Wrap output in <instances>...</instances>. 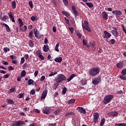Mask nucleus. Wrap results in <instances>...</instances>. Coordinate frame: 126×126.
Segmentation results:
<instances>
[{"instance_id":"nucleus-1","label":"nucleus","mask_w":126,"mask_h":126,"mask_svg":"<svg viewBox=\"0 0 126 126\" xmlns=\"http://www.w3.org/2000/svg\"><path fill=\"white\" fill-rule=\"evenodd\" d=\"M55 80L57 83H62L63 81H65L66 80V76L63 74H59L57 75Z\"/></svg>"},{"instance_id":"nucleus-2","label":"nucleus","mask_w":126,"mask_h":126,"mask_svg":"<svg viewBox=\"0 0 126 126\" xmlns=\"http://www.w3.org/2000/svg\"><path fill=\"white\" fill-rule=\"evenodd\" d=\"M100 72L99 67H93L89 71V73L91 76H96Z\"/></svg>"},{"instance_id":"nucleus-3","label":"nucleus","mask_w":126,"mask_h":126,"mask_svg":"<svg viewBox=\"0 0 126 126\" xmlns=\"http://www.w3.org/2000/svg\"><path fill=\"white\" fill-rule=\"evenodd\" d=\"M113 98H114V95L112 94L105 96L103 99V103L105 104H109L112 101Z\"/></svg>"},{"instance_id":"nucleus-4","label":"nucleus","mask_w":126,"mask_h":126,"mask_svg":"<svg viewBox=\"0 0 126 126\" xmlns=\"http://www.w3.org/2000/svg\"><path fill=\"white\" fill-rule=\"evenodd\" d=\"M23 125H25L24 121H14L12 124V126H22Z\"/></svg>"},{"instance_id":"nucleus-5","label":"nucleus","mask_w":126,"mask_h":126,"mask_svg":"<svg viewBox=\"0 0 126 126\" xmlns=\"http://www.w3.org/2000/svg\"><path fill=\"white\" fill-rule=\"evenodd\" d=\"M100 81H101V78L100 77H95L93 80L92 83L94 85H97V84L100 83Z\"/></svg>"},{"instance_id":"nucleus-6","label":"nucleus","mask_w":126,"mask_h":126,"mask_svg":"<svg viewBox=\"0 0 126 126\" xmlns=\"http://www.w3.org/2000/svg\"><path fill=\"white\" fill-rule=\"evenodd\" d=\"M103 33V38L104 39H109V38H111L112 36V34H111V33H110V32H108L107 31H104Z\"/></svg>"},{"instance_id":"nucleus-7","label":"nucleus","mask_w":126,"mask_h":126,"mask_svg":"<svg viewBox=\"0 0 126 126\" xmlns=\"http://www.w3.org/2000/svg\"><path fill=\"white\" fill-rule=\"evenodd\" d=\"M112 28L113 29H114V30L111 31V33L112 35H113L114 37H119V32H117L118 30L117 29V28L114 27H113Z\"/></svg>"},{"instance_id":"nucleus-8","label":"nucleus","mask_w":126,"mask_h":126,"mask_svg":"<svg viewBox=\"0 0 126 126\" xmlns=\"http://www.w3.org/2000/svg\"><path fill=\"white\" fill-rule=\"evenodd\" d=\"M119 115V112L117 111H111L109 112L107 114V116H109V117H117Z\"/></svg>"},{"instance_id":"nucleus-9","label":"nucleus","mask_w":126,"mask_h":126,"mask_svg":"<svg viewBox=\"0 0 126 126\" xmlns=\"http://www.w3.org/2000/svg\"><path fill=\"white\" fill-rule=\"evenodd\" d=\"M94 124L98 123V120H99V113H94Z\"/></svg>"},{"instance_id":"nucleus-10","label":"nucleus","mask_w":126,"mask_h":126,"mask_svg":"<svg viewBox=\"0 0 126 126\" xmlns=\"http://www.w3.org/2000/svg\"><path fill=\"white\" fill-rule=\"evenodd\" d=\"M77 110L81 114H84V115H85V114H86V110H85L84 108H83L82 107H78L77 108Z\"/></svg>"},{"instance_id":"nucleus-11","label":"nucleus","mask_w":126,"mask_h":126,"mask_svg":"<svg viewBox=\"0 0 126 126\" xmlns=\"http://www.w3.org/2000/svg\"><path fill=\"white\" fill-rule=\"evenodd\" d=\"M47 94H48V90L45 89L42 93V94L41 97V99L44 100V99H45L46 97H47Z\"/></svg>"},{"instance_id":"nucleus-12","label":"nucleus","mask_w":126,"mask_h":126,"mask_svg":"<svg viewBox=\"0 0 126 126\" xmlns=\"http://www.w3.org/2000/svg\"><path fill=\"white\" fill-rule=\"evenodd\" d=\"M124 62H120L117 64L116 66L118 68H123L124 66Z\"/></svg>"},{"instance_id":"nucleus-13","label":"nucleus","mask_w":126,"mask_h":126,"mask_svg":"<svg viewBox=\"0 0 126 126\" xmlns=\"http://www.w3.org/2000/svg\"><path fill=\"white\" fill-rule=\"evenodd\" d=\"M112 13L115 15H122V11L119 10H114Z\"/></svg>"},{"instance_id":"nucleus-14","label":"nucleus","mask_w":126,"mask_h":126,"mask_svg":"<svg viewBox=\"0 0 126 126\" xmlns=\"http://www.w3.org/2000/svg\"><path fill=\"white\" fill-rule=\"evenodd\" d=\"M43 49L44 52H45V53H48L49 50V47L48 45H44L43 47Z\"/></svg>"},{"instance_id":"nucleus-15","label":"nucleus","mask_w":126,"mask_h":126,"mask_svg":"<svg viewBox=\"0 0 126 126\" xmlns=\"http://www.w3.org/2000/svg\"><path fill=\"white\" fill-rule=\"evenodd\" d=\"M82 27L83 29H85V30H87L88 32H91V29L88 26L87 27L84 25V24H82Z\"/></svg>"},{"instance_id":"nucleus-16","label":"nucleus","mask_w":126,"mask_h":126,"mask_svg":"<svg viewBox=\"0 0 126 126\" xmlns=\"http://www.w3.org/2000/svg\"><path fill=\"white\" fill-rule=\"evenodd\" d=\"M72 10L73 13H74V14H75V15H78V14H79V13H78V12H77V11H76V8H75V6H72Z\"/></svg>"},{"instance_id":"nucleus-17","label":"nucleus","mask_w":126,"mask_h":126,"mask_svg":"<svg viewBox=\"0 0 126 126\" xmlns=\"http://www.w3.org/2000/svg\"><path fill=\"white\" fill-rule=\"evenodd\" d=\"M55 62H56V63H62V62H63V58L59 57L58 58H56L55 60H54Z\"/></svg>"},{"instance_id":"nucleus-18","label":"nucleus","mask_w":126,"mask_h":126,"mask_svg":"<svg viewBox=\"0 0 126 126\" xmlns=\"http://www.w3.org/2000/svg\"><path fill=\"white\" fill-rule=\"evenodd\" d=\"M42 113H43V114H45L46 115H49V114H51V111L47 109H44L42 110Z\"/></svg>"},{"instance_id":"nucleus-19","label":"nucleus","mask_w":126,"mask_h":126,"mask_svg":"<svg viewBox=\"0 0 126 126\" xmlns=\"http://www.w3.org/2000/svg\"><path fill=\"white\" fill-rule=\"evenodd\" d=\"M75 76H76L75 75V74H72V75L70 76V77L67 78V80L68 82H69V81H70V80H72V79H73L74 77H75Z\"/></svg>"},{"instance_id":"nucleus-20","label":"nucleus","mask_w":126,"mask_h":126,"mask_svg":"<svg viewBox=\"0 0 126 126\" xmlns=\"http://www.w3.org/2000/svg\"><path fill=\"white\" fill-rule=\"evenodd\" d=\"M87 83V80H86L85 79H82L81 80V84L82 85H85Z\"/></svg>"},{"instance_id":"nucleus-21","label":"nucleus","mask_w":126,"mask_h":126,"mask_svg":"<svg viewBox=\"0 0 126 126\" xmlns=\"http://www.w3.org/2000/svg\"><path fill=\"white\" fill-rule=\"evenodd\" d=\"M20 30L22 32H25L27 30V26H24V27L20 28Z\"/></svg>"},{"instance_id":"nucleus-22","label":"nucleus","mask_w":126,"mask_h":126,"mask_svg":"<svg viewBox=\"0 0 126 126\" xmlns=\"http://www.w3.org/2000/svg\"><path fill=\"white\" fill-rule=\"evenodd\" d=\"M3 25L6 27V30L7 32H10V28H9V26H8V25H7L6 24H3Z\"/></svg>"},{"instance_id":"nucleus-23","label":"nucleus","mask_w":126,"mask_h":126,"mask_svg":"<svg viewBox=\"0 0 126 126\" xmlns=\"http://www.w3.org/2000/svg\"><path fill=\"white\" fill-rule=\"evenodd\" d=\"M75 102V99H71L67 101L68 105L70 104H73Z\"/></svg>"},{"instance_id":"nucleus-24","label":"nucleus","mask_w":126,"mask_h":126,"mask_svg":"<svg viewBox=\"0 0 126 126\" xmlns=\"http://www.w3.org/2000/svg\"><path fill=\"white\" fill-rule=\"evenodd\" d=\"M12 8H13V9L16 8V2L15 1L12 2Z\"/></svg>"},{"instance_id":"nucleus-25","label":"nucleus","mask_w":126,"mask_h":126,"mask_svg":"<svg viewBox=\"0 0 126 126\" xmlns=\"http://www.w3.org/2000/svg\"><path fill=\"white\" fill-rule=\"evenodd\" d=\"M18 21H19L20 27H22V26H23L24 25L23 22H22V20L20 18H19Z\"/></svg>"},{"instance_id":"nucleus-26","label":"nucleus","mask_w":126,"mask_h":126,"mask_svg":"<svg viewBox=\"0 0 126 126\" xmlns=\"http://www.w3.org/2000/svg\"><path fill=\"white\" fill-rule=\"evenodd\" d=\"M8 104H10V105H12V104H14V101L12 99H7Z\"/></svg>"},{"instance_id":"nucleus-27","label":"nucleus","mask_w":126,"mask_h":126,"mask_svg":"<svg viewBox=\"0 0 126 126\" xmlns=\"http://www.w3.org/2000/svg\"><path fill=\"white\" fill-rule=\"evenodd\" d=\"M56 74H58V72L57 71L51 72L50 74L49 75V77H51L52 76H54V75H56Z\"/></svg>"},{"instance_id":"nucleus-28","label":"nucleus","mask_w":126,"mask_h":126,"mask_svg":"<svg viewBox=\"0 0 126 126\" xmlns=\"http://www.w3.org/2000/svg\"><path fill=\"white\" fill-rule=\"evenodd\" d=\"M33 83H34V80L32 79H29L28 81V84L29 85H32V84L33 85Z\"/></svg>"},{"instance_id":"nucleus-29","label":"nucleus","mask_w":126,"mask_h":126,"mask_svg":"<svg viewBox=\"0 0 126 126\" xmlns=\"http://www.w3.org/2000/svg\"><path fill=\"white\" fill-rule=\"evenodd\" d=\"M61 113V110L58 109L56 111H55L54 112V115H55V116H58V115H60V113Z\"/></svg>"},{"instance_id":"nucleus-30","label":"nucleus","mask_w":126,"mask_h":126,"mask_svg":"<svg viewBox=\"0 0 126 126\" xmlns=\"http://www.w3.org/2000/svg\"><path fill=\"white\" fill-rule=\"evenodd\" d=\"M29 46H31V48H33L34 47V42L32 41V40H29Z\"/></svg>"},{"instance_id":"nucleus-31","label":"nucleus","mask_w":126,"mask_h":126,"mask_svg":"<svg viewBox=\"0 0 126 126\" xmlns=\"http://www.w3.org/2000/svg\"><path fill=\"white\" fill-rule=\"evenodd\" d=\"M105 118H103L102 119H101L99 126H103L104 124H105Z\"/></svg>"},{"instance_id":"nucleus-32","label":"nucleus","mask_w":126,"mask_h":126,"mask_svg":"<svg viewBox=\"0 0 126 126\" xmlns=\"http://www.w3.org/2000/svg\"><path fill=\"white\" fill-rule=\"evenodd\" d=\"M76 34L77 36H78L79 39H81V37L82 35H81V33H80V32H79L78 31H76Z\"/></svg>"},{"instance_id":"nucleus-33","label":"nucleus","mask_w":126,"mask_h":126,"mask_svg":"<svg viewBox=\"0 0 126 126\" xmlns=\"http://www.w3.org/2000/svg\"><path fill=\"white\" fill-rule=\"evenodd\" d=\"M10 92H16V87H14L10 89Z\"/></svg>"},{"instance_id":"nucleus-34","label":"nucleus","mask_w":126,"mask_h":126,"mask_svg":"<svg viewBox=\"0 0 126 126\" xmlns=\"http://www.w3.org/2000/svg\"><path fill=\"white\" fill-rule=\"evenodd\" d=\"M115 126H126V123H118V124H115Z\"/></svg>"},{"instance_id":"nucleus-35","label":"nucleus","mask_w":126,"mask_h":126,"mask_svg":"<svg viewBox=\"0 0 126 126\" xmlns=\"http://www.w3.org/2000/svg\"><path fill=\"white\" fill-rule=\"evenodd\" d=\"M29 5L31 8H33V7H34V5H33V2L32 1H30L29 2Z\"/></svg>"},{"instance_id":"nucleus-36","label":"nucleus","mask_w":126,"mask_h":126,"mask_svg":"<svg viewBox=\"0 0 126 126\" xmlns=\"http://www.w3.org/2000/svg\"><path fill=\"white\" fill-rule=\"evenodd\" d=\"M86 4L90 8L93 7V4L91 2H86Z\"/></svg>"},{"instance_id":"nucleus-37","label":"nucleus","mask_w":126,"mask_h":126,"mask_svg":"<svg viewBox=\"0 0 126 126\" xmlns=\"http://www.w3.org/2000/svg\"><path fill=\"white\" fill-rule=\"evenodd\" d=\"M33 31H32L29 32V37L31 38V39H33Z\"/></svg>"},{"instance_id":"nucleus-38","label":"nucleus","mask_w":126,"mask_h":126,"mask_svg":"<svg viewBox=\"0 0 126 126\" xmlns=\"http://www.w3.org/2000/svg\"><path fill=\"white\" fill-rule=\"evenodd\" d=\"M4 53H7L8 52H9V51H10V49H9V48H8V47H4L3 49Z\"/></svg>"},{"instance_id":"nucleus-39","label":"nucleus","mask_w":126,"mask_h":126,"mask_svg":"<svg viewBox=\"0 0 126 126\" xmlns=\"http://www.w3.org/2000/svg\"><path fill=\"white\" fill-rule=\"evenodd\" d=\"M60 46V44L58 43L56 45V47H55V51H56V52H60V50H59V47Z\"/></svg>"},{"instance_id":"nucleus-40","label":"nucleus","mask_w":126,"mask_h":126,"mask_svg":"<svg viewBox=\"0 0 126 126\" xmlns=\"http://www.w3.org/2000/svg\"><path fill=\"white\" fill-rule=\"evenodd\" d=\"M21 76L22 77H24L26 75V71L25 70H23L21 73Z\"/></svg>"},{"instance_id":"nucleus-41","label":"nucleus","mask_w":126,"mask_h":126,"mask_svg":"<svg viewBox=\"0 0 126 126\" xmlns=\"http://www.w3.org/2000/svg\"><path fill=\"white\" fill-rule=\"evenodd\" d=\"M66 91H67V89H66V88L64 87L62 91L63 95H64V94H65L66 93Z\"/></svg>"},{"instance_id":"nucleus-42","label":"nucleus","mask_w":126,"mask_h":126,"mask_svg":"<svg viewBox=\"0 0 126 126\" xmlns=\"http://www.w3.org/2000/svg\"><path fill=\"white\" fill-rule=\"evenodd\" d=\"M110 44H111V45H114L115 44V43H116V40L114 39H111L110 40Z\"/></svg>"},{"instance_id":"nucleus-43","label":"nucleus","mask_w":126,"mask_h":126,"mask_svg":"<svg viewBox=\"0 0 126 126\" xmlns=\"http://www.w3.org/2000/svg\"><path fill=\"white\" fill-rule=\"evenodd\" d=\"M59 83H56L54 84V86H55V88H54V90H56L57 88H58V86H59Z\"/></svg>"},{"instance_id":"nucleus-44","label":"nucleus","mask_w":126,"mask_h":126,"mask_svg":"<svg viewBox=\"0 0 126 126\" xmlns=\"http://www.w3.org/2000/svg\"><path fill=\"white\" fill-rule=\"evenodd\" d=\"M120 78L121 79H122L123 80H126V76H125V75H120Z\"/></svg>"},{"instance_id":"nucleus-45","label":"nucleus","mask_w":126,"mask_h":126,"mask_svg":"<svg viewBox=\"0 0 126 126\" xmlns=\"http://www.w3.org/2000/svg\"><path fill=\"white\" fill-rule=\"evenodd\" d=\"M121 74H122V75H126V69H124L121 71Z\"/></svg>"},{"instance_id":"nucleus-46","label":"nucleus","mask_w":126,"mask_h":126,"mask_svg":"<svg viewBox=\"0 0 126 126\" xmlns=\"http://www.w3.org/2000/svg\"><path fill=\"white\" fill-rule=\"evenodd\" d=\"M25 62V59H24V57H22L21 59L20 64H23V63H24Z\"/></svg>"},{"instance_id":"nucleus-47","label":"nucleus","mask_w":126,"mask_h":126,"mask_svg":"<svg viewBox=\"0 0 126 126\" xmlns=\"http://www.w3.org/2000/svg\"><path fill=\"white\" fill-rule=\"evenodd\" d=\"M62 13V14H63V15H65V16H68V13H67V12L63 11Z\"/></svg>"},{"instance_id":"nucleus-48","label":"nucleus","mask_w":126,"mask_h":126,"mask_svg":"<svg viewBox=\"0 0 126 126\" xmlns=\"http://www.w3.org/2000/svg\"><path fill=\"white\" fill-rule=\"evenodd\" d=\"M38 57L41 61H44V60H45V57H44L42 54H40V55H39Z\"/></svg>"},{"instance_id":"nucleus-49","label":"nucleus","mask_w":126,"mask_h":126,"mask_svg":"<svg viewBox=\"0 0 126 126\" xmlns=\"http://www.w3.org/2000/svg\"><path fill=\"white\" fill-rule=\"evenodd\" d=\"M70 115H73V112H68V113H66L65 115V117H67V116H70Z\"/></svg>"},{"instance_id":"nucleus-50","label":"nucleus","mask_w":126,"mask_h":126,"mask_svg":"<svg viewBox=\"0 0 126 126\" xmlns=\"http://www.w3.org/2000/svg\"><path fill=\"white\" fill-rule=\"evenodd\" d=\"M23 96H24V94H18V97L19 99H21V98H23Z\"/></svg>"},{"instance_id":"nucleus-51","label":"nucleus","mask_w":126,"mask_h":126,"mask_svg":"<svg viewBox=\"0 0 126 126\" xmlns=\"http://www.w3.org/2000/svg\"><path fill=\"white\" fill-rule=\"evenodd\" d=\"M35 93H36V92H35V90H32L31 91L30 94L31 95H35Z\"/></svg>"},{"instance_id":"nucleus-52","label":"nucleus","mask_w":126,"mask_h":126,"mask_svg":"<svg viewBox=\"0 0 126 126\" xmlns=\"http://www.w3.org/2000/svg\"><path fill=\"white\" fill-rule=\"evenodd\" d=\"M10 58L11 60H15L16 59V57L14 55H10Z\"/></svg>"},{"instance_id":"nucleus-53","label":"nucleus","mask_w":126,"mask_h":126,"mask_svg":"<svg viewBox=\"0 0 126 126\" xmlns=\"http://www.w3.org/2000/svg\"><path fill=\"white\" fill-rule=\"evenodd\" d=\"M83 45H84V46H86L87 45V41L83 39Z\"/></svg>"},{"instance_id":"nucleus-54","label":"nucleus","mask_w":126,"mask_h":126,"mask_svg":"<svg viewBox=\"0 0 126 126\" xmlns=\"http://www.w3.org/2000/svg\"><path fill=\"white\" fill-rule=\"evenodd\" d=\"M33 112L34 113H37V114H39L40 113V110L37 109H33Z\"/></svg>"},{"instance_id":"nucleus-55","label":"nucleus","mask_w":126,"mask_h":126,"mask_svg":"<svg viewBox=\"0 0 126 126\" xmlns=\"http://www.w3.org/2000/svg\"><path fill=\"white\" fill-rule=\"evenodd\" d=\"M63 2L65 5H67L68 4V2H67V0H63Z\"/></svg>"},{"instance_id":"nucleus-56","label":"nucleus","mask_w":126,"mask_h":126,"mask_svg":"<svg viewBox=\"0 0 126 126\" xmlns=\"http://www.w3.org/2000/svg\"><path fill=\"white\" fill-rule=\"evenodd\" d=\"M2 64H4V65H7L9 64V63L7 62H5V61H2Z\"/></svg>"},{"instance_id":"nucleus-57","label":"nucleus","mask_w":126,"mask_h":126,"mask_svg":"<svg viewBox=\"0 0 126 126\" xmlns=\"http://www.w3.org/2000/svg\"><path fill=\"white\" fill-rule=\"evenodd\" d=\"M36 54L39 57V56H40L41 55V51L40 50H37L36 52Z\"/></svg>"},{"instance_id":"nucleus-58","label":"nucleus","mask_w":126,"mask_h":126,"mask_svg":"<svg viewBox=\"0 0 126 126\" xmlns=\"http://www.w3.org/2000/svg\"><path fill=\"white\" fill-rule=\"evenodd\" d=\"M10 19H11L12 22H15V20H14V17L13 16H10Z\"/></svg>"},{"instance_id":"nucleus-59","label":"nucleus","mask_w":126,"mask_h":126,"mask_svg":"<svg viewBox=\"0 0 126 126\" xmlns=\"http://www.w3.org/2000/svg\"><path fill=\"white\" fill-rule=\"evenodd\" d=\"M45 78H46V77H45V76H41L40 80V81H44V80H45Z\"/></svg>"},{"instance_id":"nucleus-60","label":"nucleus","mask_w":126,"mask_h":126,"mask_svg":"<svg viewBox=\"0 0 126 126\" xmlns=\"http://www.w3.org/2000/svg\"><path fill=\"white\" fill-rule=\"evenodd\" d=\"M8 70H13L14 69V68L12 67V66H10L8 67Z\"/></svg>"},{"instance_id":"nucleus-61","label":"nucleus","mask_w":126,"mask_h":126,"mask_svg":"<svg viewBox=\"0 0 126 126\" xmlns=\"http://www.w3.org/2000/svg\"><path fill=\"white\" fill-rule=\"evenodd\" d=\"M31 20H32V21H35V20H36V17L34 16H32L31 18Z\"/></svg>"},{"instance_id":"nucleus-62","label":"nucleus","mask_w":126,"mask_h":126,"mask_svg":"<svg viewBox=\"0 0 126 126\" xmlns=\"http://www.w3.org/2000/svg\"><path fill=\"white\" fill-rule=\"evenodd\" d=\"M9 77V74H5L3 75V78H8Z\"/></svg>"},{"instance_id":"nucleus-63","label":"nucleus","mask_w":126,"mask_h":126,"mask_svg":"<svg viewBox=\"0 0 126 126\" xmlns=\"http://www.w3.org/2000/svg\"><path fill=\"white\" fill-rule=\"evenodd\" d=\"M122 28H123V30L124 32V33H125V34H126V30L125 28V26H124V25H122Z\"/></svg>"},{"instance_id":"nucleus-64","label":"nucleus","mask_w":126,"mask_h":126,"mask_svg":"<svg viewBox=\"0 0 126 126\" xmlns=\"http://www.w3.org/2000/svg\"><path fill=\"white\" fill-rule=\"evenodd\" d=\"M36 38H37V39H40V36H39V33H37V34H34Z\"/></svg>"}]
</instances>
